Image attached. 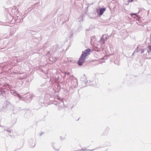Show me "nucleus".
Here are the masks:
<instances>
[{"label":"nucleus","instance_id":"f257e3e1","mask_svg":"<svg viewBox=\"0 0 151 151\" xmlns=\"http://www.w3.org/2000/svg\"><path fill=\"white\" fill-rule=\"evenodd\" d=\"M90 49H88L82 52L78 62V64L79 65L81 66L83 64L86 57L90 54Z\"/></svg>","mask_w":151,"mask_h":151},{"label":"nucleus","instance_id":"f03ea898","mask_svg":"<svg viewBox=\"0 0 151 151\" xmlns=\"http://www.w3.org/2000/svg\"><path fill=\"white\" fill-rule=\"evenodd\" d=\"M14 110V106L10 103L9 102L4 103L2 106V110L4 111L6 110Z\"/></svg>","mask_w":151,"mask_h":151},{"label":"nucleus","instance_id":"7ed1b4c3","mask_svg":"<svg viewBox=\"0 0 151 151\" xmlns=\"http://www.w3.org/2000/svg\"><path fill=\"white\" fill-rule=\"evenodd\" d=\"M107 39V37L106 34L103 35L99 41L100 44L102 45H104L105 41Z\"/></svg>","mask_w":151,"mask_h":151},{"label":"nucleus","instance_id":"20e7f679","mask_svg":"<svg viewBox=\"0 0 151 151\" xmlns=\"http://www.w3.org/2000/svg\"><path fill=\"white\" fill-rule=\"evenodd\" d=\"M12 15L13 14L16 15L18 14L19 12L18 9L16 6H14L12 7Z\"/></svg>","mask_w":151,"mask_h":151},{"label":"nucleus","instance_id":"39448f33","mask_svg":"<svg viewBox=\"0 0 151 151\" xmlns=\"http://www.w3.org/2000/svg\"><path fill=\"white\" fill-rule=\"evenodd\" d=\"M148 48L146 49H145L144 50H143L142 53H145L146 52H149V53L150 54H151V45H149L148 46Z\"/></svg>","mask_w":151,"mask_h":151},{"label":"nucleus","instance_id":"423d86ee","mask_svg":"<svg viewBox=\"0 0 151 151\" xmlns=\"http://www.w3.org/2000/svg\"><path fill=\"white\" fill-rule=\"evenodd\" d=\"M10 92L14 96H18L19 98H21V97L17 93V91L15 90H12V89H10Z\"/></svg>","mask_w":151,"mask_h":151},{"label":"nucleus","instance_id":"0eeeda50","mask_svg":"<svg viewBox=\"0 0 151 151\" xmlns=\"http://www.w3.org/2000/svg\"><path fill=\"white\" fill-rule=\"evenodd\" d=\"M144 53V57L147 59H150L151 58V54H150L149 52H146Z\"/></svg>","mask_w":151,"mask_h":151},{"label":"nucleus","instance_id":"6e6552de","mask_svg":"<svg viewBox=\"0 0 151 151\" xmlns=\"http://www.w3.org/2000/svg\"><path fill=\"white\" fill-rule=\"evenodd\" d=\"M106 10V8H101L99 9V15L100 16L102 15L104 12Z\"/></svg>","mask_w":151,"mask_h":151},{"label":"nucleus","instance_id":"1a4fd4ad","mask_svg":"<svg viewBox=\"0 0 151 151\" xmlns=\"http://www.w3.org/2000/svg\"><path fill=\"white\" fill-rule=\"evenodd\" d=\"M7 11L8 13L11 16H12V7L8 8L7 9Z\"/></svg>","mask_w":151,"mask_h":151},{"label":"nucleus","instance_id":"9d476101","mask_svg":"<svg viewBox=\"0 0 151 151\" xmlns=\"http://www.w3.org/2000/svg\"><path fill=\"white\" fill-rule=\"evenodd\" d=\"M12 131L11 130L8 129H4V132H8V134L9 135H11V132Z\"/></svg>","mask_w":151,"mask_h":151},{"label":"nucleus","instance_id":"9b49d317","mask_svg":"<svg viewBox=\"0 0 151 151\" xmlns=\"http://www.w3.org/2000/svg\"><path fill=\"white\" fill-rule=\"evenodd\" d=\"M130 15L131 16V17L133 18H135V17H134L133 16V15H135V16H136L137 17H138V15L137 14V13H133V14H130Z\"/></svg>","mask_w":151,"mask_h":151},{"label":"nucleus","instance_id":"f8f14e48","mask_svg":"<svg viewBox=\"0 0 151 151\" xmlns=\"http://www.w3.org/2000/svg\"><path fill=\"white\" fill-rule=\"evenodd\" d=\"M90 150V151H92L93 150H86L85 148H82L81 150H83V151H86V150Z\"/></svg>","mask_w":151,"mask_h":151},{"label":"nucleus","instance_id":"ddd939ff","mask_svg":"<svg viewBox=\"0 0 151 151\" xmlns=\"http://www.w3.org/2000/svg\"><path fill=\"white\" fill-rule=\"evenodd\" d=\"M77 86V81H76V82L75 83V85L73 86V87H74V88H76Z\"/></svg>","mask_w":151,"mask_h":151},{"label":"nucleus","instance_id":"4468645a","mask_svg":"<svg viewBox=\"0 0 151 151\" xmlns=\"http://www.w3.org/2000/svg\"><path fill=\"white\" fill-rule=\"evenodd\" d=\"M94 81H92V85H93V86H95V85H96V84H94Z\"/></svg>","mask_w":151,"mask_h":151},{"label":"nucleus","instance_id":"2eb2a0df","mask_svg":"<svg viewBox=\"0 0 151 151\" xmlns=\"http://www.w3.org/2000/svg\"><path fill=\"white\" fill-rule=\"evenodd\" d=\"M4 88V87L3 86L2 88L0 87V91H2V90Z\"/></svg>","mask_w":151,"mask_h":151},{"label":"nucleus","instance_id":"dca6fc26","mask_svg":"<svg viewBox=\"0 0 151 151\" xmlns=\"http://www.w3.org/2000/svg\"><path fill=\"white\" fill-rule=\"evenodd\" d=\"M138 50H137V51L136 50H135L134 52L132 54V55H134V53L135 52H138Z\"/></svg>","mask_w":151,"mask_h":151},{"label":"nucleus","instance_id":"f3484780","mask_svg":"<svg viewBox=\"0 0 151 151\" xmlns=\"http://www.w3.org/2000/svg\"><path fill=\"white\" fill-rule=\"evenodd\" d=\"M129 2H132L133 1V0H128Z\"/></svg>","mask_w":151,"mask_h":151},{"label":"nucleus","instance_id":"a211bd4d","mask_svg":"<svg viewBox=\"0 0 151 151\" xmlns=\"http://www.w3.org/2000/svg\"><path fill=\"white\" fill-rule=\"evenodd\" d=\"M94 37H95L94 36H93V37H91V40H92L93 39V38H94Z\"/></svg>","mask_w":151,"mask_h":151},{"label":"nucleus","instance_id":"6ab92c4d","mask_svg":"<svg viewBox=\"0 0 151 151\" xmlns=\"http://www.w3.org/2000/svg\"><path fill=\"white\" fill-rule=\"evenodd\" d=\"M68 75L70 74V73L69 72H67L66 73Z\"/></svg>","mask_w":151,"mask_h":151},{"label":"nucleus","instance_id":"aec40b11","mask_svg":"<svg viewBox=\"0 0 151 151\" xmlns=\"http://www.w3.org/2000/svg\"><path fill=\"white\" fill-rule=\"evenodd\" d=\"M81 19H82V21H83V18H82V17H81Z\"/></svg>","mask_w":151,"mask_h":151},{"label":"nucleus","instance_id":"412c9836","mask_svg":"<svg viewBox=\"0 0 151 151\" xmlns=\"http://www.w3.org/2000/svg\"><path fill=\"white\" fill-rule=\"evenodd\" d=\"M52 147H54L53 146V144H52Z\"/></svg>","mask_w":151,"mask_h":151},{"label":"nucleus","instance_id":"4be33fe9","mask_svg":"<svg viewBox=\"0 0 151 151\" xmlns=\"http://www.w3.org/2000/svg\"><path fill=\"white\" fill-rule=\"evenodd\" d=\"M2 91L4 93L5 92L4 91Z\"/></svg>","mask_w":151,"mask_h":151},{"label":"nucleus","instance_id":"5701e85b","mask_svg":"<svg viewBox=\"0 0 151 151\" xmlns=\"http://www.w3.org/2000/svg\"><path fill=\"white\" fill-rule=\"evenodd\" d=\"M20 86V85H18V86H19V87Z\"/></svg>","mask_w":151,"mask_h":151},{"label":"nucleus","instance_id":"b1692460","mask_svg":"<svg viewBox=\"0 0 151 151\" xmlns=\"http://www.w3.org/2000/svg\"><path fill=\"white\" fill-rule=\"evenodd\" d=\"M0 126H1V125H0Z\"/></svg>","mask_w":151,"mask_h":151}]
</instances>
